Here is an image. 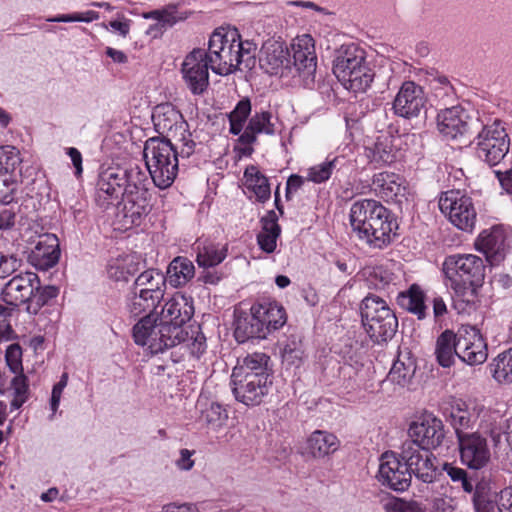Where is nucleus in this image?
Listing matches in <instances>:
<instances>
[{
  "label": "nucleus",
  "instance_id": "obj_1",
  "mask_svg": "<svg viewBox=\"0 0 512 512\" xmlns=\"http://www.w3.org/2000/svg\"><path fill=\"white\" fill-rule=\"evenodd\" d=\"M350 224L356 236L369 246L383 248L398 228L392 213L380 202L363 199L352 204Z\"/></svg>",
  "mask_w": 512,
  "mask_h": 512
},
{
  "label": "nucleus",
  "instance_id": "obj_2",
  "mask_svg": "<svg viewBox=\"0 0 512 512\" xmlns=\"http://www.w3.org/2000/svg\"><path fill=\"white\" fill-rule=\"evenodd\" d=\"M484 260L473 254L450 255L443 263V272L455 293L454 307L464 310L477 297V289L485 278Z\"/></svg>",
  "mask_w": 512,
  "mask_h": 512
},
{
  "label": "nucleus",
  "instance_id": "obj_3",
  "mask_svg": "<svg viewBox=\"0 0 512 512\" xmlns=\"http://www.w3.org/2000/svg\"><path fill=\"white\" fill-rule=\"evenodd\" d=\"M333 73L344 87L353 92H365L374 72L365 61V51L355 44L341 46L333 63Z\"/></svg>",
  "mask_w": 512,
  "mask_h": 512
},
{
  "label": "nucleus",
  "instance_id": "obj_4",
  "mask_svg": "<svg viewBox=\"0 0 512 512\" xmlns=\"http://www.w3.org/2000/svg\"><path fill=\"white\" fill-rule=\"evenodd\" d=\"M143 155L154 184L160 189L170 187L178 172V152L167 137H151L144 145Z\"/></svg>",
  "mask_w": 512,
  "mask_h": 512
},
{
  "label": "nucleus",
  "instance_id": "obj_5",
  "mask_svg": "<svg viewBox=\"0 0 512 512\" xmlns=\"http://www.w3.org/2000/svg\"><path fill=\"white\" fill-rule=\"evenodd\" d=\"M472 138L477 158L489 167L501 169L507 162H511L510 137L501 121L495 120L488 125L481 123V128Z\"/></svg>",
  "mask_w": 512,
  "mask_h": 512
},
{
  "label": "nucleus",
  "instance_id": "obj_6",
  "mask_svg": "<svg viewBox=\"0 0 512 512\" xmlns=\"http://www.w3.org/2000/svg\"><path fill=\"white\" fill-rule=\"evenodd\" d=\"M360 312L363 326L373 342L379 344L393 338L398 319L382 298L368 294L361 302Z\"/></svg>",
  "mask_w": 512,
  "mask_h": 512
},
{
  "label": "nucleus",
  "instance_id": "obj_7",
  "mask_svg": "<svg viewBox=\"0 0 512 512\" xmlns=\"http://www.w3.org/2000/svg\"><path fill=\"white\" fill-rule=\"evenodd\" d=\"M237 29H216L210 36L206 60L211 70L218 75H229L241 64V55L236 53Z\"/></svg>",
  "mask_w": 512,
  "mask_h": 512
},
{
  "label": "nucleus",
  "instance_id": "obj_8",
  "mask_svg": "<svg viewBox=\"0 0 512 512\" xmlns=\"http://www.w3.org/2000/svg\"><path fill=\"white\" fill-rule=\"evenodd\" d=\"M177 331L157 316L146 315L134 325L133 337L136 344L147 346L152 354H157L183 341Z\"/></svg>",
  "mask_w": 512,
  "mask_h": 512
},
{
  "label": "nucleus",
  "instance_id": "obj_9",
  "mask_svg": "<svg viewBox=\"0 0 512 512\" xmlns=\"http://www.w3.org/2000/svg\"><path fill=\"white\" fill-rule=\"evenodd\" d=\"M152 121L160 135H166L182 143V157H189L193 153L195 143L191 139L188 123L172 104L157 105L152 114Z\"/></svg>",
  "mask_w": 512,
  "mask_h": 512
},
{
  "label": "nucleus",
  "instance_id": "obj_10",
  "mask_svg": "<svg viewBox=\"0 0 512 512\" xmlns=\"http://www.w3.org/2000/svg\"><path fill=\"white\" fill-rule=\"evenodd\" d=\"M437 127L446 139H470L481 128L478 118L470 117L460 105L441 109L437 115Z\"/></svg>",
  "mask_w": 512,
  "mask_h": 512
},
{
  "label": "nucleus",
  "instance_id": "obj_11",
  "mask_svg": "<svg viewBox=\"0 0 512 512\" xmlns=\"http://www.w3.org/2000/svg\"><path fill=\"white\" fill-rule=\"evenodd\" d=\"M439 208L458 229L466 232L473 230L477 213L471 197L460 190L446 191L439 199Z\"/></svg>",
  "mask_w": 512,
  "mask_h": 512
},
{
  "label": "nucleus",
  "instance_id": "obj_12",
  "mask_svg": "<svg viewBox=\"0 0 512 512\" xmlns=\"http://www.w3.org/2000/svg\"><path fill=\"white\" fill-rule=\"evenodd\" d=\"M398 458L408 472L424 483H432L436 478L435 456L421 445L408 440L402 444Z\"/></svg>",
  "mask_w": 512,
  "mask_h": 512
},
{
  "label": "nucleus",
  "instance_id": "obj_13",
  "mask_svg": "<svg viewBox=\"0 0 512 512\" xmlns=\"http://www.w3.org/2000/svg\"><path fill=\"white\" fill-rule=\"evenodd\" d=\"M271 383L268 376L261 374L242 375L238 370H233L231 376L232 391L236 400L247 406L260 404Z\"/></svg>",
  "mask_w": 512,
  "mask_h": 512
},
{
  "label": "nucleus",
  "instance_id": "obj_14",
  "mask_svg": "<svg viewBox=\"0 0 512 512\" xmlns=\"http://www.w3.org/2000/svg\"><path fill=\"white\" fill-rule=\"evenodd\" d=\"M460 460L463 465L473 470H480L490 460L487 439L480 432L460 433L457 436Z\"/></svg>",
  "mask_w": 512,
  "mask_h": 512
},
{
  "label": "nucleus",
  "instance_id": "obj_15",
  "mask_svg": "<svg viewBox=\"0 0 512 512\" xmlns=\"http://www.w3.org/2000/svg\"><path fill=\"white\" fill-rule=\"evenodd\" d=\"M209 68L205 49L195 48L185 57L181 71L186 85L194 95H200L207 89Z\"/></svg>",
  "mask_w": 512,
  "mask_h": 512
},
{
  "label": "nucleus",
  "instance_id": "obj_16",
  "mask_svg": "<svg viewBox=\"0 0 512 512\" xmlns=\"http://www.w3.org/2000/svg\"><path fill=\"white\" fill-rule=\"evenodd\" d=\"M487 356V344L480 330L462 325L458 330V358L472 366L484 363Z\"/></svg>",
  "mask_w": 512,
  "mask_h": 512
},
{
  "label": "nucleus",
  "instance_id": "obj_17",
  "mask_svg": "<svg viewBox=\"0 0 512 512\" xmlns=\"http://www.w3.org/2000/svg\"><path fill=\"white\" fill-rule=\"evenodd\" d=\"M408 434L411 441L431 451L438 448L445 438L444 424L432 414L423 415L410 424Z\"/></svg>",
  "mask_w": 512,
  "mask_h": 512
},
{
  "label": "nucleus",
  "instance_id": "obj_18",
  "mask_svg": "<svg viewBox=\"0 0 512 512\" xmlns=\"http://www.w3.org/2000/svg\"><path fill=\"white\" fill-rule=\"evenodd\" d=\"M426 106V97L423 88L413 81H405L396 94L392 109L394 114L412 119L418 117Z\"/></svg>",
  "mask_w": 512,
  "mask_h": 512
},
{
  "label": "nucleus",
  "instance_id": "obj_19",
  "mask_svg": "<svg viewBox=\"0 0 512 512\" xmlns=\"http://www.w3.org/2000/svg\"><path fill=\"white\" fill-rule=\"evenodd\" d=\"M377 478L383 486L402 492L411 484L412 475L395 452H385L380 459Z\"/></svg>",
  "mask_w": 512,
  "mask_h": 512
},
{
  "label": "nucleus",
  "instance_id": "obj_20",
  "mask_svg": "<svg viewBox=\"0 0 512 512\" xmlns=\"http://www.w3.org/2000/svg\"><path fill=\"white\" fill-rule=\"evenodd\" d=\"M37 285L38 275L36 273L30 271L19 273L5 284L1 292L2 300L15 307L22 304L28 306Z\"/></svg>",
  "mask_w": 512,
  "mask_h": 512
},
{
  "label": "nucleus",
  "instance_id": "obj_21",
  "mask_svg": "<svg viewBox=\"0 0 512 512\" xmlns=\"http://www.w3.org/2000/svg\"><path fill=\"white\" fill-rule=\"evenodd\" d=\"M194 314V306L191 298L177 293L162 307L157 317L169 326L177 328V335L184 340L182 326L188 322Z\"/></svg>",
  "mask_w": 512,
  "mask_h": 512
},
{
  "label": "nucleus",
  "instance_id": "obj_22",
  "mask_svg": "<svg viewBox=\"0 0 512 512\" xmlns=\"http://www.w3.org/2000/svg\"><path fill=\"white\" fill-rule=\"evenodd\" d=\"M124 169L109 168L101 172L97 181L96 201L102 207L124 198Z\"/></svg>",
  "mask_w": 512,
  "mask_h": 512
},
{
  "label": "nucleus",
  "instance_id": "obj_23",
  "mask_svg": "<svg viewBox=\"0 0 512 512\" xmlns=\"http://www.w3.org/2000/svg\"><path fill=\"white\" fill-rule=\"evenodd\" d=\"M292 51L291 63L296 71L304 78L313 76L317 67L314 39L308 34L298 36L292 43Z\"/></svg>",
  "mask_w": 512,
  "mask_h": 512
},
{
  "label": "nucleus",
  "instance_id": "obj_24",
  "mask_svg": "<svg viewBox=\"0 0 512 512\" xmlns=\"http://www.w3.org/2000/svg\"><path fill=\"white\" fill-rule=\"evenodd\" d=\"M260 63L271 75H277L283 69H290V53L284 42L274 39L265 41L261 48Z\"/></svg>",
  "mask_w": 512,
  "mask_h": 512
},
{
  "label": "nucleus",
  "instance_id": "obj_25",
  "mask_svg": "<svg viewBox=\"0 0 512 512\" xmlns=\"http://www.w3.org/2000/svg\"><path fill=\"white\" fill-rule=\"evenodd\" d=\"M476 247L485 254L486 260L492 265L499 264L504 260L507 249L504 230L495 226L490 230L482 231L477 238Z\"/></svg>",
  "mask_w": 512,
  "mask_h": 512
},
{
  "label": "nucleus",
  "instance_id": "obj_26",
  "mask_svg": "<svg viewBox=\"0 0 512 512\" xmlns=\"http://www.w3.org/2000/svg\"><path fill=\"white\" fill-rule=\"evenodd\" d=\"M152 195L125 197L124 206L117 214L118 221L124 229L139 226L152 209Z\"/></svg>",
  "mask_w": 512,
  "mask_h": 512
},
{
  "label": "nucleus",
  "instance_id": "obj_27",
  "mask_svg": "<svg viewBox=\"0 0 512 512\" xmlns=\"http://www.w3.org/2000/svg\"><path fill=\"white\" fill-rule=\"evenodd\" d=\"M480 414V409L473 403L462 399H454L449 408V421L455 430L456 437L461 433H471Z\"/></svg>",
  "mask_w": 512,
  "mask_h": 512
},
{
  "label": "nucleus",
  "instance_id": "obj_28",
  "mask_svg": "<svg viewBox=\"0 0 512 512\" xmlns=\"http://www.w3.org/2000/svg\"><path fill=\"white\" fill-rule=\"evenodd\" d=\"M373 186L386 201L401 203L408 194L405 180L395 173L382 172L374 176Z\"/></svg>",
  "mask_w": 512,
  "mask_h": 512
},
{
  "label": "nucleus",
  "instance_id": "obj_29",
  "mask_svg": "<svg viewBox=\"0 0 512 512\" xmlns=\"http://www.w3.org/2000/svg\"><path fill=\"white\" fill-rule=\"evenodd\" d=\"M59 257V241L54 234L42 236L31 254L34 265L41 270H48L56 265Z\"/></svg>",
  "mask_w": 512,
  "mask_h": 512
},
{
  "label": "nucleus",
  "instance_id": "obj_30",
  "mask_svg": "<svg viewBox=\"0 0 512 512\" xmlns=\"http://www.w3.org/2000/svg\"><path fill=\"white\" fill-rule=\"evenodd\" d=\"M264 325L256 312L241 313L235 320L234 336L238 343H244L250 339H264L266 334Z\"/></svg>",
  "mask_w": 512,
  "mask_h": 512
},
{
  "label": "nucleus",
  "instance_id": "obj_31",
  "mask_svg": "<svg viewBox=\"0 0 512 512\" xmlns=\"http://www.w3.org/2000/svg\"><path fill=\"white\" fill-rule=\"evenodd\" d=\"M415 371L416 360L412 357L411 352L407 349L399 351L388 374V379L400 387H406L410 384Z\"/></svg>",
  "mask_w": 512,
  "mask_h": 512
},
{
  "label": "nucleus",
  "instance_id": "obj_32",
  "mask_svg": "<svg viewBox=\"0 0 512 512\" xmlns=\"http://www.w3.org/2000/svg\"><path fill=\"white\" fill-rule=\"evenodd\" d=\"M251 311H254L259 315V319L264 325L263 328L266 336L272 331L281 328L286 322L285 310L277 303H257L251 307Z\"/></svg>",
  "mask_w": 512,
  "mask_h": 512
},
{
  "label": "nucleus",
  "instance_id": "obj_33",
  "mask_svg": "<svg viewBox=\"0 0 512 512\" xmlns=\"http://www.w3.org/2000/svg\"><path fill=\"white\" fill-rule=\"evenodd\" d=\"M339 448L337 437L323 430L314 431L307 440V452L313 458H323L328 456Z\"/></svg>",
  "mask_w": 512,
  "mask_h": 512
},
{
  "label": "nucleus",
  "instance_id": "obj_34",
  "mask_svg": "<svg viewBox=\"0 0 512 512\" xmlns=\"http://www.w3.org/2000/svg\"><path fill=\"white\" fill-rule=\"evenodd\" d=\"M435 355L437 362L442 367L453 365L455 356L458 357V332L443 331L436 340Z\"/></svg>",
  "mask_w": 512,
  "mask_h": 512
},
{
  "label": "nucleus",
  "instance_id": "obj_35",
  "mask_svg": "<svg viewBox=\"0 0 512 512\" xmlns=\"http://www.w3.org/2000/svg\"><path fill=\"white\" fill-rule=\"evenodd\" d=\"M271 113L263 111L253 115L244 132L239 136L238 141L241 144H253L256 141V135L265 133L272 135L274 133V125L271 123Z\"/></svg>",
  "mask_w": 512,
  "mask_h": 512
},
{
  "label": "nucleus",
  "instance_id": "obj_36",
  "mask_svg": "<svg viewBox=\"0 0 512 512\" xmlns=\"http://www.w3.org/2000/svg\"><path fill=\"white\" fill-rule=\"evenodd\" d=\"M397 302L419 320L426 318L425 294L418 285L413 284L407 291L399 293Z\"/></svg>",
  "mask_w": 512,
  "mask_h": 512
},
{
  "label": "nucleus",
  "instance_id": "obj_37",
  "mask_svg": "<svg viewBox=\"0 0 512 512\" xmlns=\"http://www.w3.org/2000/svg\"><path fill=\"white\" fill-rule=\"evenodd\" d=\"M124 198L133 196H149V179L138 166L124 169Z\"/></svg>",
  "mask_w": 512,
  "mask_h": 512
},
{
  "label": "nucleus",
  "instance_id": "obj_38",
  "mask_svg": "<svg viewBox=\"0 0 512 512\" xmlns=\"http://www.w3.org/2000/svg\"><path fill=\"white\" fill-rule=\"evenodd\" d=\"M197 408L200 412V421L217 429L223 426L228 419V413L225 408L217 402L210 401L207 398H199Z\"/></svg>",
  "mask_w": 512,
  "mask_h": 512
},
{
  "label": "nucleus",
  "instance_id": "obj_39",
  "mask_svg": "<svg viewBox=\"0 0 512 512\" xmlns=\"http://www.w3.org/2000/svg\"><path fill=\"white\" fill-rule=\"evenodd\" d=\"M195 268L191 260L178 256L172 260L167 268V281L173 287L185 285L194 277Z\"/></svg>",
  "mask_w": 512,
  "mask_h": 512
},
{
  "label": "nucleus",
  "instance_id": "obj_40",
  "mask_svg": "<svg viewBox=\"0 0 512 512\" xmlns=\"http://www.w3.org/2000/svg\"><path fill=\"white\" fill-rule=\"evenodd\" d=\"M162 298L159 297V292L156 295L147 291H135L134 295L129 300V311L134 316H139L142 313L148 312L147 315L157 316L156 308Z\"/></svg>",
  "mask_w": 512,
  "mask_h": 512
},
{
  "label": "nucleus",
  "instance_id": "obj_41",
  "mask_svg": "<svg viewBox=\"0 0 512 512\" xmlns=\"http://www.w3.org/2000/svg\"><path fill=\"white\" fill-rule=\"evenodd\" d=\"M270 216L271 218L262 219V231L257 235L258 244L266 253H272L276 249V241L281 232L273 211Z\"/></svg>",
  "mask_w": 512,
  "mask_h": 512
},
{
  "label": "nucleus",
  "instance_id": "obj_42",
  "mask_svg": "<svg viewBox=\"0 0 512 512\" xmlns=\"http://www.w3.org/2000/svg\"><path fill=\"white\" fill-rule=\"evenodd\" d=\"M166 281L167 278L163 273L154 269H148L136 278L134 286L135 290L147 291L153 295L159 292V297L163 299Z\"/></svg>",
  "mask_w": 512,
  "mask_h": 512
},
{
  "label": "nucleus",
  "instance_id": "obj_43",
  "mask_svg": "<svg viewBox=\"0 0 512 512\" xmlns=\"http://www.w3.org/2000/svg\"><path fill=\"white\" fill-rule=\"evenodd\" d=\"M493 378L501 384L512 383V348L498 354L490 364Z\"/></svg>",
  "mask_w": 512,
  "mask_h": 512
},
{
  "label": "nucleus",
  "instance_id": "obj_44",
  "mask_svg": "<svg viewBox=\"0 0 512 512\" xmlns=\"http://www.w3.org/2000/svg\"><path fill=\"white\" fill-rule=\"evenodd\" d=\"M244 176L248 183V187L253 190L257 199L265 202L270 198V185L268 179L259 172L257 167L251 165L245 169Z\"/></svg>",
  "mask_w": 512,
  "mask_h": 512
},
{
  "label": "nucleus",
  "instance_id": "obj_45",
  "mask_svg": "<svg viewBox=\"0 0 512 512\" xmlns=\"http://www.w3.org/2000/svg\"><path fill=\"white\" fill-rule=\"evenodd\" d=\"M366 155L371 163L378 166L390 164L395 160V154L388 137L378 138L372 147L366 148Z\"/></svg>",
  "mask_w": 512,
  "mask_h": 512
},
{
  "label": "nucleus",
  "instance_id": "obj_46",
  "mask_svg": "<svg viewBox=\"0 0 512 512\" xmlns=\"http://www.w3.org/2000/svg\"><path fill=\"white\" fill-rule=\"evenodd\" d=\"M37 286V289L33 291L31 302L26 306V311L33 315H36L43 306L48 304L50 300L56 298L59 294V289L56 286H42L39 277Z\"/></svg>",
  "mask_w": 512,
  "mask_h": 512
},
{
  "label": "nucleus",
  "instance_id": "obj_47",
  "mask_svg": "<svg viewBox=\"0 0 512 512\" xmlns=\"http://www.w3.org/2000/svg\"><path fill=\"white\" fill-rule=\"evenodd\" d=\"M270 357L265 353H253L247 355L243 364L240 367H235L233 370H238L239 373L244 374H257L268 376L270 379V374L268 373V362Z\"/></svg>",
  "mask_w": 512,
  "mask_h": 512
},
{
  "label": "nucleus",
  "instance_id": "obj_48",
  "mask_svg": "<svg viewBox=\"0 0 512 512\" xmlns=\"http://www.w3.org/2000/svg\"><path fill=\"white\" fill-rule=\"evenodd\" d=\"M13 389L14 398L10 403L12 410H17L28 400L30 395L29 383L27 376L23 373H15L10 382Z\"/></svg>",
  "mask_w": 512,
  "mask_h": 512
},
{
  "label": "nucleus",
  "instance_id": "obj_49",
  "mask_svg": "<svg viewBox=\"0 0 512 512\" xmlns=\"http://www.w3.org/2000/svg\"><path fill=\"white\" fill-rule=\"evenodd\" d=\"M21 162L20 152L16 147L0 146V174H12Z\"/></svg>",
  "mask_w": 512,
  "mask_h": 512
},
{
  "label": "nucleus",
  "instance_id": "obj_50",
  "mask_svg": "<svg viewBox=\"0 0 512 512\" xmlns=\"http://www.w3.org/2000/svg\"><path fill=\"white\" fill-rule=\"evenodd\" d=\"M226 257V254L218 250L214 245L198 248L196 262L199 267L209 268L220 264Z\"/></svg>",
  "mask_w": 512,
  "mask_h": 512
},
{
  "label": "nucleus",
  "instance_id": "obj_51",
  "mask_svg": "<svg viewBox=\"0 0 512 512\" xmlns=\"http://www.w3.org/2000/svg\"><path fill=\"white\" fill-rule=\"evenodd\" d=\"M23 264L16 254L0 251V278L4 279L15 273Z\"/></svg>",
  "mask_w": 512,
  "mask_h": 512
},
{
  "label": "nucleus",
  "instance_id": "obj_52",
  "mask_svg": "<svg viewBox=\"0 0 512 512\" xmlns=\"http://www.w3.org/2000/svg\"><path fill=\"white\" fill-rule=\"evenodd\" d=\"M18 189L17 181L11 174H0V202L10 204Z\"/></svg>",
  "mask_w": 512,
  "mask_h": 512
},
{
  "label": "nucleus",
  "instance_id": "obj_53",
  "mask_svg": "<svg viewBox=\"0 0 512 512\" xmlns=\"http://www.w3.org/2000/svg\"><path fill=\"white\" fill-rule=\"evenodd\" d=\"M5 359L11 372L14 374L23 372L22 348L18 343H13L7 347Z\"/></svg>",
  "mask_w": 512,
  "mask_h": 512
},
{
  "label": "nucleus",
  "instance_id": "obj_54",
  "mask_svg": "<svg viewBox=\"0 0 512 512\" xmlns=\"http://www.w3.org/2000/svg\"><path fill=\"white\" fill-rule=\"evenodd\" d=\"M256 44L251 41H241L240 37L236 40V53L241 55V64L246 68H251L254 65L255 57L254 52Z\"/></svg>",
  "mask_w": 512,
  "mask_h": 512
},
{
  "label": "nucleus",
  "instance_id": "obj_55",
  "mask_svg": "<svg viewBox=\"0 0 512 512\" xmlns=\"http://www.w3.org/2000/svg\"><path fill=\"white\" fill-rule=\"evenodd\" d=\"M334 167L335 160L311 167L308 172V179L315 183H322L330 178Z\"/></svg>",
  "mask_w": 512,
  "mask_h": 512
},
{
  "label": "nucleus",
  "instance_id": "obj_56",
  "mask_svg": "<svg viewBox=\"0 0 512 512\" xmlns=\"http://www.w3.org/2000/svg\"><path fill=\"white\" fill-rule=\"evenodd\" d=\"M17 210L15 206L0 204V230H9L15 225Z\"/></svg>",
  "mask_w": 512,
  "mask_h": 512
},
{
  "label": "nucleus",
  "instance_id": "obj_57",
  "mask_svg": "<svg viewBox=\"0 0 512 512\" xmlns=\"http://www.w3.org/2000/svg\"><path fill=\"white\" fill-rule=\"evenodd\" d=\"M251 112V102L249 98L241 99L234 110L229 114V118L237 119L246 122Z\"/></svg>",
  "mask_w": 512,
  "mask_h": 512
},
{
  "label": "nucleus",
  "instance_id": "obj_58",
  "mask_svg": "<svg viewBox=\"0 0 512 512\" xmlns=\"http://www.w3.org/2000/svg\"><path fill=\"white\" fill-rule=\"evenodd\" d=\"M152 16L159 21V23L163 27H171L176 22L182 19V17L176 16L175 10H163V11H153Z\"/></svg>",
  "mask_w": 512,
  "mask_h": 512
},
{
  "label": "nucleus",
  "instance_id": "obj_59",
  "mask_svg": "<svg viewBox=\"0 0 512 512\" xmlns=\"http://www.w3.org/2000/svg\"><path fill=\"white\" fill-rule=\"evenodd\" d=\"M473 492V499L495 498L497 495L495 491H492L491 484L484 479L477 481L476 484H474Z\"/></svg>",
  "mask_w": 512,
  "mask_h": 512
},
{
  "label": "nucleus",
  "instance_id": "obj_60",
  "mask_svg": "<svg viewBox=\"0 0 512 512\" xmlns=\"http://www.w3.org/2000/svg\"><path fill=\"white\" fill-rule=\"evenodd\" d=\"M498 512H512V488L502 489L497 499Z\"/></svg>",
  "mask_w": 512,
  "mask_h": 512
},
{
  "label": "nucleus",
  "instance_id": "obj_61",
  "mask_svg": "<svg viewBox=\"0 0 512 512\" xmlns=\"http://www.w3.org/2000/svg\"><path fill=\"white\" fill-rule=\"evenodd\" d=\"M494 173L503 189L512 195V167L506 170L494 169Z\"/></svg>",
  "mask_w": 512,
  "mask_h": 512
},
{
  "label": "nucleus",
  "instance_id": "obj_62",
  "mask_svg": "<svg viewBox=\"0 0 512 512\" xmlns=\"http://www.w3.org/2000/svg\"><path fill=\"white\" fill-rule=\"evenodd\" d=\"M476 512H495L497 500L495 498L473 499Z\"/></svg>",
  "mask_w": 512,
  "mask_h": 512
},
{
  "label": "nucleus",
  "instance_id": "obj_63",
  "mask_svg": "<svg viewBox=\"0 0 512 512\" xmlns=\"http://www.w3.org/2000/svg\"><path fill=\"white\" fill-rule=\"evenodd\" d=\"M194 454V451H190L188 449H181L180 450V458L176 461V466L180 470L188 471L192 469L194 466V460H192V455Z\"/></svg>",
  "mask_w": 512,
  "mask_h": 512
},
{
  "label": "nucleus",
  "instance_id": "obj_64",
  "mask_svg": "<svg viewBox=\"0 0 512 512\" xmlns=\"http://www.w3.org/2000/svg\"><path fill=\"white\" fill-rule=\"evenodd\" d=\"M396 512H423L420 505L415 501L398 500L395 503Z\"/></svg>",
  "mask_w": 512,
  "mask_h": 512
}]
</instances>
